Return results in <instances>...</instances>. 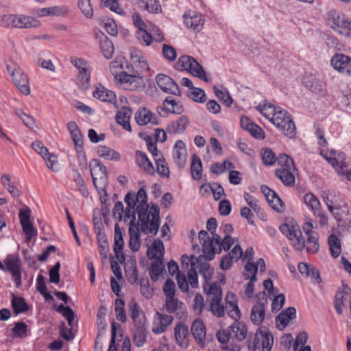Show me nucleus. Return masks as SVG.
Wrapping results in <instances>:
<instances>
[{
    "label": "nucleus",
    "instance_id": "obj_23",
    "mask_svg": "<svg viewBox=\"0 0 351 351\" xmlns=\"http://www.w3.org/2000/svg\"><path fill=\"white\" fill-rule=\"evenodd\" d=\"M189 329L183 323H178L174 328V336L178 345L181 348L189 346Z\"/></svg>",
    "mask_w": 351,
    "mask_h": 351
},
{
    "label": "nucleus",
    "instance_id": "obj_5",
    "mask_svg": "<svg viewBox=\"0 0 351 351\" xmlns=\"http://www.w3.org/2000/svg\"><path fill=\"white\" fill-rule=\"evenodd\" d=\"M273 341L270 332L258 330L254 339L247 341V347L250 351H271Z\"/></svg>",
    "mask_w": 351,
    "mask_h": 351
},
{
    "label": "nucleus",
    "instance_id": "obj_25",
    "mask_svg": "<svg viewBox=\"0 0 351 351\" xmlns=\"http://www.w3.org/2000/svg\"><path fill=\"white\" fill-rule=\"evenodd\" d=\"M296 317V310L294 307H289L282 311L276 318V325L279 330L284 329L289 322Z\"/></svg>",
    "mask_w": 351,
    "mask_h": 351
},
{
    "label": "nucleus",
    "instance_id": "obj_38",
    "mask_svg": "<svg viewBox=\"0 0 351 351\" xmlns=\"http://www.w3.org/2000/svg\"><path fill=\"white\" fill-rule=\"evenodd\" d=\"M323 200L327 205L328 209H332L334 207L339 206L341 204H346L344 199L339 193L328 192L323 196Z\"/></svg>",
    "mask_w": 351,
    "mask_h": 351
},
{
    "label": "nucleus",
    "instance_id": "obj_16",
    "mask_svg": "<svg viewBox=\"0 0 351 351\" xmlns=\"http://www.w3.org/2000/svg\"><path fill=\"white\" fill-rule=\"evenodd\" d=\"M183 18L186 27L195 32H199L204 24L203 15L195 11H189L187 14H184Z\"/></svg>",
    "mask_w": 351,
    "mask_h": 351
},
{
    "label": "nucleus",
    "instance_id": "obj_47",
    "mask_svg": "<svg viewBox=\"0 0 351 351\" xmlns=\"http://www.w3.org/2000/svg\"><path fill=\"white\" fill-rule=\"evenodd\" d=\"M328 243L331 256L337 258L341 252V241L335 234H331L328 239Z\"/></svg>",
    "mask_w": 351,
    "mask_h": 351
},
{
    "label": "nucleus",
    "instance_id": "obj_19",
    "mask_svg": "<svg viewBox=\"0 0 351 351\" xmlns=\"http://www.w3.org/2000/svg\"><path fill=\"white\" fill-rule=\"evenodd\" d=\"M187 152L184 143L178 140L176 142L173 149V160L180 169L185 167L186 161Z\"/></svg>",
    "mask_w": 351,
    "mask_h": 351
},
{
    "label": "nucleus",
    "instance_id": "obj_2",
    "mask_svg": "<svg viewBox=\"0 0 351 351\" xmlns=\"http://www.w3.org/2000/svg\"><path fill=\"white\" fill-rule=\"evenodd\" d=\"M269 121L285 136L293 138L296 134V128L288 112L281 107L274 108Z\"/></svg>",
    "mask_w": 351,
    "mask_h": 351
},
{
    "label": "nucleus",
    "instance_id": "obj_31",
    "mask_svg": "<svg viewBox=\"0 0 351 351\" xmlns=\"http://www.w3.org/2000/svg\"><path fill=\"white\" fill-rule=\"evenodd\" d=\"M296 171L295 169H276L275 170V175L278 178L280 181L287 186H293L295 183L294 172Z\"/></svg>",
    "mask_w": 351,
    "mask_h": 351
},
{
    "label": "nucleus",
    "instance_id": "obj_42",
    "mask_svg": "<svg viewBox=\"0 0 351 351\" xmlns=\"http://www.w3.org/2000/svg\"><path fill=\"white\" fill-rule=\"evenodd\" d=\"M197 267L199 268V273L203 276L205 282L213 278V270L208 263L204 262V257L199 256L197 259Z\"/></svg>",
    "mask_w": 351,
    "mask_h": 351
},
{
    "label": "nucleus",
    "instance_id": "obj_61",
    "mask_svg": "<svg viewBox=\"0 0 351 351\" xmlns=\"http://www.w3.org/2000/svg\"><path fill=\"white\" fill-rule=\"evenodd\" d=\"M136 37L141 44L145 46H149L153 42V36L151 33L147 32L146 28L137 30Z\"/></svg>",
    "mask_w": 351,
    "mask_h": 351
},
{
    "label": "nucleus",
    "instance_id": "obj_39",
    "mask_svg": "<svg viewBox=\"0 0 351 351\" xmlns=\"http://www.w3.org/2000/svg\"><path fill=\"white\" fill-rule=\"evenodd\" d=\"M40 25V22L35 18L30 16L17 14L16 28H32Z\"/></svg>",
    "mask_w": 351,
    "mask_h": 351
},
{
    "label": "nucleus",
    "instance_id": "obj_58",
    "mask_svg": "<svg viewBox=\"0 0 351 351\" xmlns=\"http://www.w3.org/2000/svg\"><path fill=\"white\" fill-rule=\"evenodd\" d=\"M305 204L314 213L321 208V204L317 197L313 193H308L303 197Z\"/></svg>",
    "mask_w": 351,
    "mask_h": 351
},
{
    "label": "nucleus",
    "instance_id": "obj_18",
    "mask_svg": "<svg viewBox=\"0 0 351 351\" xmlns=\"http://www.w3.org/2000/svg\"><path fill=\"white\" fill-rule=\"evenodd\" d=\"M135 119L139 125H145L149 123L153 125L160 124V118L147 108L139 109L135 114Z\"/></svg>",
    "mask_w": 351,
    "mask_h": 351
},
{
    "label": "nucleus",
    "instance_id": "obj_36",
    "mask_svg": "<svg viewBox=\"0 0 351 351\" xmlns=\"http://www.w3.org/2000/svg\"><path fill=\"white\" fill-rule=\"evenodd\" d=\"M129 313L133 324H138V322H146V318L143 311H141V307L134 301H131L129 304Z\"/></svg>",
    "mask_w": 351,
    "mask_h": 351
},
{
    "label": "nucleus",
    "instance_id": "obj_63",
    "mask_svg": "<svg viewBox=\"0 0 351 351\" xmlns=\"http://www.w3.org/2000/svg\"><path fill=\"white\" fill-rule=\"evenodd\" d=\"M15 115L19 117L23 123L30 129L34 128L35 126V120L32 117L25 114L21 109L16 108L14 111Z\"/></svg>",
    "mask_w": 351,
    "mask_h": 351
},
{
    "label": "nucleus",
    "instance_id": "obj_37",
    "mask_svg": "<svg viewBox=\"0 0 351 351\" xmlns=\"http://www.w3.org/2000/svg\"><path fill=\"white\" fill-rule=\"evenodd\" d=\"M189 124V119L185 116H182L177 121H172L169 124L167 130L170 133H182L186 130Z\"/></svg>",
    "mask_w": 351,
    "mask_h": 351
},
{
    "label": "nucleus",
    "instance_id": "obj_27",
    "mask_svg": "<svg viewBox=\"0 0 351 351\" xmlns=\"http://www.w3.org/2000/svg\"><path fill=\"white\" fill-rule=\"evenodd\" d=\"M67 129L73 141L76 150L81 152L83 149V137L81 131L75 121L67 123Z\"/></svg>",
    "mask_w": 351,
    "mask_h": 351
},
{
    "label": "nucleus",
    "instance_id": "obj_9",
    "mask_svg": "<svg viewBox=\"0 0 351 351\" xmlns=\"http://www.w3.org/2000/svg\"><path fill=\"white\" fill-rule=\"evenodd\" d=\"M279 228L280 232L292 241L296 250L302 251L304 249V239L302 238V232L299 228L289 226L287 223L281 225Z\"/></svg>",
    "mask_w": 351,
    "mask_h": 351
},
{
    "label": "nucleus",
    "instance_id": "obj_11",
    "mask_svg": "<svg viewBox=\"0 0 351 351\" xmlns=\"http://www.w3.org/2000/svg\"><path fill=\"white\" fill-rule=\"evenodd\" d=\"M335 70L343 75L351 76V58L343 53H337L330 60Z\"/></svg>",
    "mask_w": 351,
    "mask_h": 351
},
{
    "label": "nucleus",
    "instance_id": "obj_62",
    "mask_svg": "<svg viewBox=\"0 0 351 351\" xmlns=\"http://www.w3.org/2000/svg\"><path fill=\"white\" fill-rule=\"evenodd\" d=\"M276 162L280 167L279 169H295L293 159L286 154H280L277 158Z\"/></svg>",
    "mask_w": 351,
    "mask_h": 351
},
{
    "label": "nucleus",
    "instance_id": "obj_3",
    "mask_svg": "<svg viewBox=\"0 0 351 351\" xmlns=\"http://www.w3.org/2000/svg\"><path fill=\"white\" fill-rule=\"evenodd\" d=\"M176 69L179 71H186L195 77L205 82L208 81L203 67L192 56L187 55L180 56L176 63Z\"/></svg>",
    "mask_w": 351,
    "mask_h": 351
},
{
    "label": "nucleus",
    "instance_id": "obj_52",
    "mask_svg": "<svg viewBox=\"0 0 351 351\" xmlns=\"http://www.w3.org/2000/svg\"><path fill=\"white\" fill-rule=\"evenodd\" d=\"M114 311L116 313V319L125 323L127 321V315L125 310V302L122 299H117L114 302Z\"/></svg>",
    "mask_w": 351,
    "mask_h": 351
},
{
    "label": "nucleus",
    "instance_id": "obj_24",
    "mask_svg": "<svg viewBox=\"0 0 351 351\" xmlns=\"http://www.w3.org/2000/svg\"><path fill=\"white\" fill-rule=\"evenodd\" d=\"M226 309L228 315L234 320L241 317V312L238 307L237 296L232 293H228L226 297Z\"/></svg>",
    "mask_w": 351,
    "mask_h": 351
},
{
    "label": "nucleus",
    "instance_id": "obj_22",
    "mask_svg": "<svg viewBox=\"0 0 351 351\" xmlns=\"http://www.w3.org/2000/svg\"><path fill=\"white\" fill-rule=\"evenodd\" d=\"M164 254L163 242L159 239H155L152 243L147 247V258L150 260H163Z\"/></svg>",
    "mask_w": 351,
    "mask_h": 351
},
{
    "label": "nucleus",
    "instance_id": "obj_64",
    "mask_svg": "<svg viewBox=\"0 0 351 351\" xmlns=\"http://www.w3.org/2000/svg\"><path fill=\"white\" fill-rule=\"evenodd\" d=\"M189 97L193 101L198 103H204L206 101V94L204 91L196 87H193L189 93Z\"/></svg>",
    "mask_w": 351,
    "mask_h": 351
},
{
    "label": "nucleus",
    "instance_id": "obj_26",
    "mask_svg": "<svg viewBox=\"0 0 351 351\" xmlns=\"http://www.w3.org/2000/svg\"><path fill=\"white\" fill-rule=\"evenodd\" d=\"M114 252L115 253L116 258L119 262L122 263L125 260V257L122 252L124 241L120 227L118 224H116L114 226Z\"/></svg>",
    "mask_w": 351,
    "mask_h": 351
},
{
    "label": "nucleus",
    "instance_id": "obj_34",
    "mask_svg": "<svg viewBox=\"0 0 351 351\" xmlns=\"http://www.w3.org/2000/svg\"><path fill=\"white\" fill-rule=\"evenodd\" d=\"M232 338L237 341H243L245 339L247 334V328L246 325L240 322H235L229 326Z\"/></svg>",
    "mask_w": 351,
    "mask_h": 351
},
{
    "label": "nucleus",
    "instance_id": "obj_49",
    "mask_svg": "<svg viewBox=\"0 0 351 351\" xmlns=\"http://www.w3.org/2000/svg\"><path fill=\"white\" fill-rule=\"evenodd\" d=\"M11 304L12 307L16 315L24 313L27 311L29 308L28 305L25 302V299L21 297L13 295Z\"/></svg>",
    "mask_w": 351,
    "mask_h": 351
},
{
    "label": "nucleus",
    "instance_id": "obj_4",
    "mask_svg": "<svg viewBox=\"0 0 351 351\" xmlns=\"http://www.w3.org/2000/svg\"><path fill=\"white\" fill-rule=\"evenodd\" d=\"M6 69L19 90L23 95H28L30 93V86L27 75L14 62L8 64Z\"/></svg>",
    "mask_w": 351,
    "mask_h": 351
},
{
    "label": "nucleus",
    "instance_id": "obj_48",
    "mask_svg": "<svg viewBox=\"0 0 351 351\" xmlns=\"http://www.w3.org/2000/svg\"><path fill=\"white\" fill-rule=\"evenodd\" d=\"M337 221H343L349 215V208L347 204H341L339 206L328 210Z\"/></svg>",
    "mask_w": 351,
    "mask_h": 351
},
{
    "label": "nucleus",
    "instance_id": "obj_7",
    "mask_svg": "<svg viewBox=\"0 0 351 351\" xmlns=\"http://www.w3.org/2000/svg\"><path fill=\"white\" fill-rule=\"evenodd\" d=\"M6 270L12 274L16 287L21 285L22 262L17 254H8L4 260Z\"/></svg>",
    "mask_w": 351,
    "mask_h": 351
},
{
    "label": "nucleus",
    "instance_id": "obj_13",
    "mask_svg": "<svg viewBox=\"0 0 351 351\" xmlns=\"http://www.w3.org/2000/svg\"><path fill=\"white\" fill-rule=\"evenodd\" d=\"M302 83L309 90L321 96L326 95L325 82L313 74H306L303 77Z\"/></svg>",
    "mask_w": 351,
    "mask_h": 351
},
{
    "label": "nucleus",
    "instance_id": "obj_6",
    "mask_svg": "<svg viewBox=\"0 0 351 351\" xmlns=\"http://www.w3.org/2000/svg\"><path fill=\"white\" fill-rule=\"evenodd\" d=\"M71 62L78 70L77 77L79 86L87 89L90 86V71L88 63L82 58H71Z\"/></svg>",
    "mask_w": 351,
    "mask_h": 351
},
{
    "label": "nucleus",
    "instance_id": "obj_32",
    "mask_svg": "<svg viewBox=\"0 0 351 351\" xmlns=\"http://www.w3.org/2000/svg\"><path fill=\"white\" fill-rule=\"evenodd\" d=\"M136 161L139 167L150 175L155 173V169L145 153L142 151H136Z\"/></svg>",
    "mask_w": 351,
    "mask_h": 351
},
{
    "label": "nucleus",
    "instance_id": "obj_33",
    "mask_svg": "<svg viewBox=\"0 0 351 351\" xmlns=\"http://www.w3.org/2000/svg\"><path fill=\"white\" fill-rule=\"evenodd\" d=\"M97 37L99 38V46L103 56L106 59L111 58L114 52V46L112 41L101 32L97 34Z\"/></svg>",
    "mask_w": 351,
    "mask_h": 351
},
{
    "label": "nucleus",
    "instance_id": "obj_14",
    "mask_svg": "<svg viewBox=\"0 0 351 351\" xmlns=\"http://www.w3.org/2000/svg\"><path fill=\"white\" fill-rule=\"evenodd\" d=\"M156 81L159 88L165 93L180 96L181 91L178 85L169 76L158 74Z\"/></svg>",
    "mask_w": 351,
    "mask_h": 351
},
{
    "label": "nucleus",
    "instance_id": "obj_56",
    "mask_svg": "<svg viewBox=\"0 0 351 351\" xmlns=\"http://www.w3.org/2000/svg\"><path fill=\"white\" fill-rule=\"evenodd\" d=\"M221 302V300L219 299H211L210 302L208 310L217 317H223L225 314V308Z\"/></svg>",
    "mask_w": 351,
    "mask_h": 351
},
{
    "label": "nucleus",
    "instance_id": "obj_53",
    "mask_svg": "<svg viewBox=\"0 0 351 351\" xmlns=\"http://www.w3.org/2000/svg\"><path fill=\"white\" fill-rule=\"evenodd\" d=\"M97 243L101 258L106 259L109 252V245L106 236L104 233H99L98 234Z\"/></svg>",
    "mask_w": 351,
    "mask_h": 351
},
{
    "label": "nucleus",
    "instance_id": "obj_50",
    "mask_svg": "<svg viewBox=\"0 0 351 351\" xmlns=\"http://www.w3.org/2000/svg\"><path fill=\"white\" fill-rule=\"evenodd\" d=\"M318 234H313L308 237L306 240H304L305 247L306 252L311 254H315L318 252L319 245L318 243Z\"/></svg>",
    "mask_w": 351,
    "mask_h": 351
},
{
    "label": "nucleus",
    "instance_id": "obj_12",
    "mask_svg": "<svg viewBox=\"0 0 351 351\" xmlns=\"http://www.w3.org/2000/svg\"><path fill=\"white\" fill-rule=\"evenodd\" d=\"M31 210L29 208L21 209L19 211V219L23 231L26 236L27 242H29L34 237L37 235V230L30 221Z\"/></svg>",
    "mask_w": 351,
    "mask_h": 351
},
{
    "label": "nucleus",
    "instance_id": "obj_59",
    "mask_svg": "<svg viewBox=\"0 0 351 351\" xmlns=\"http://www.w3.org/2000/svg\"><path fill=\"white\" fill-rule=\"evenodd\" d=\"M149 12L158 13L162 10L160 2L158 0H137Z\"/></svg>",
    "mask_w": 351,
    "mask_h": 351
},
{
    "label": "nucleus",
    "instance_id": "obj_29",
    "mask_svg": "<svg viewBox=\"0 0 351 351\" xmlns=\"http://www.w3.org/2000/svg\"><path fill=\"white\" fill-rule=\"evenodd\" d=\"M93 96L101 101L115 104L117 101L116 95L112 90L106 89L102 86L95 87L93 92Z\"/></svg>",
    "mask_w": 351,
    "mask_h": 351
},
{
    "label": "nucleus",
    "instance_id": "obj_44",
    "mask_svg": "<svg viewBox=\"0 0 351 351\" xmlns=\"http://www.w3.org/2000/svg\"><path fill=\"white\" fill-rule=\"evenodd\" d=\"M204 290L211 299L222 298V291L220 286L217 282L209 283L206 282L204 285Z\"/></svg>",
    "mask_w": 351,
    "mask_h": 351
},
{
    "label": "nucleus",
    "instance_id": "obj_1",
    "mask_svg": "<svg viewBox=\"0 0 351 351\" xmlns=\"http://www.w3.org/2000/svg\"><path fill=\"white\" fill-rule=\"evenodd\" d=\"M138 217V223L143 234L156 235L160 224V209L157 204H152L147 211L136 212Z\"/></svg>",
    "mask_w": 351,
    "mask_h": 351
},
{
    "label": "nucleus",
    "instance_id": "obj_45",
    "mask_svg": "<svg viewBox=\"0 0 351 351\" xmlns=\"http://www.w3.org/2000/svg\"><path fill=\"white\" fill-rule=\"evenodd\" d=\"M135 201L137 202V206L136 208V212L147 211L149 209V205L147 204V195L146 191L143 188L139 189L137 193L135 194Z\"/></svg>",
    "mask_w": 351,
    "mask_h": 351
},
{
    "label": "nucleus",
    "instance_id": "obj_54",
    "mask_svg": "<svg viewBox=\"0 0 351 351\" xmlns=\"http://www.w3.org/2000/svg\"><path fill=\"white\" fill-rule=\"evenodd\" d=\"M97 154L100 157L108 160H117L120 159V154L118 152L106 146H99L97 149Z\"/></svg>",
    "mask_w": 351,
    "mask_h": 351
},
{
    "label": "nucleus",
    "instance_id": "obj_60",
    "mask_svg": "<svg viewBox=\"0 0 351 351\" xmlns=\"http://www.w3.org/2000/svg\"><path fill=\"white\" fill-rule=\"evenodd\" d=\"M17 14H4L0 20V26L4 28H16Z\"/></svg>",
    "mask_w": 351,
    "mask_h": 351
},
{
    "label": "nucleus",
    "instance_id": "obj_21",
    "mask_svg": "<svg viewBox=\"0 0 351 351\" xmlns=\"http://www.w3.org/2000/svg\"><path fill=\"white\" fill-rule=\"evenodd\" d=\"M267 299L257 302L252 308L250 319L253 324L259 326L265 319V305Z\"/></svg>",
    "mask_w": 351,
    "mask_h": 351
},
{
    "label": "nucleus",
    "instance_id": "obj_28",
    "mask_svg": "<svg viewBox=\"0 0 351 351\" xmlns=\"http://www.w3.org/2000/svg\"><path fill=\"white\" fill-rule=\"evenodd\" d=\"M147 338L146 322H138L134 324L133 340L137 347H141Z\"/></svg>",
    "mask_w": 351,
    "mask_h": 351
},
{
    "label": "nucleus",
    "instance_id": "obj_43",
    "mask_svg": "<svg viewBox=\"0 0 351 351\" xmlns=\"http://www.w3.org/2000/svg\"><path fill=\"white\" fill-rule=\"evenodd\" d=\"M164 270L165 265L163 264V260H154L149 269L152 280L156 282Z\"/></svg>",
    "mask_w": 351,
    "mask_h": 351
},
{
    "label": "nucleus",
    "instance_id": "obj_40",
    "mask_svg": "<svg viewBox=\"0 0 351 351\" xmlns=\"http://www.w3.org/2000/svg\"><path fill=\"white\" fill-rule=\"evenodd\" d=\"M130 57L132 62L139 66L141 71H147L149 65L146 58L143 55L142 52L137 49H132L130 51Z\"/></svg>",
    "mask_w": 351,
    "mask_h": 351
},
{
    "label": "nucleus",
    "instance_id": "obj_8",
    "mask_svg": "<svg viewBox=\"0 0 351 351\" xmlns=\"http://www.w3.org/2000/svg\"><path fill=\"white\" fill-rule=\"evenodd\" d=\"M118 80L123 85V88L129 90H141L145 87L143 78L140 76L139 73L129 75L125 72H121L118 75Z\"/></svg>",
    "mask_w": 351,
    "mask_h": 351
},
{
    "label": "nucleus",
    "instance_id": "obj_51",
    "mask_svg": "<svg viewBox=\"0 0 351 351\" xmlns=\"http://www.w3.org/2000/svg\"><path fill=\"white\" fill-rule=\"evenodd\" d=\"M202 251L204 255V260L211 261L215 258V255L217 253L218 247L215 245L212 241L206 242L202 243Z\"/></svg>",
    "mask_w": 351,
    "mask_h": 351
},
{
    "label": "nucleus",
    "instance_id": "obj_30",
    "mask_svg": "<svg viewBox=\"0 0 351 351\" xmlns=\"http://www.w3.org/2000/svg\"><path fill=\"white\" fill-rule=\"evenodd\" d=\"M332 28L339 34L343 35L347 28V23L350 20L344 14L335 12L332 16Z\"/></svg>",
    "mask_w": 351,
    "mask_h": 351
},
{
    "label": "nucleus",
    "instance_id": "obj_10",
    "mask_svg": "<svg viewBox=\"0 0 351 351\" xmlns=\"http://www.w3.org/2000/svg\"><path fill=\"white\" fill-rule=\"evenodd\" d=\"M326 158L339 175L344 176L347 180H351V170L348 168V161L343 153L339 154L337 158L334 152L333 156H326Z\"/></svg>",
    "mask_w": 351,
    "mask_h": 351
},
{
    "label": "nucleus",
    "instance_id": "obj_17",
    "mask_svg": "<svg viewBox=\"0 0 351 351\" xmlns=\"http://www.w3.org/2000/svg\"><path fill=\"white\" fill-rule=\"evenodd\" d=\"M90 173L93 178L94 186L96 188L98 193L99 194L101 202L104 203L106 202L108 197V176H106L105 174L100 176H95L93 169H90Z\"/></svg>",
    "mask_w": 351,
    "mask_h": 351
},
{
    "label": "nucleus",
    "instance_id": "obj_46",
    "mask_svg": "<svg viewBox=\"0 0 351 351\" xmlns=\"http://www.w3.org/2000/svg\"><path fill=\"white\" fill-rule=\"evenodd\" d=\"M163 106L168 112L177 114H180L184 111L183 106L171 96L167 97L164 100Z\"/></svg>",
    "mask_w": 351,
    "mask_h": 351
},
{
    "label": "nucleus",
    "instance_id": "obj_35",
    "mask_svg": "<svg viewBox=\"0 0 351 351\" xmlns=\"http://www.w3.org/2000/svg\"><path fill=\"white\" fill-rule=\"evenodd\" d=\"M132 114V110L128 107L121 108L117 113L116 120L117 123L121 125L123 128L127 131L132 130L130 119Z\"/></svg>",
    "mask_w": 351,
    "mask_h": 351
},
{
    "label": "nucleus",
    "instance_id": "obj_41",
    "mask_svg": "<svg viewBox=\"0 0 351 351\" xmlns=\"http://www.w3.org/2000/svg\"><path fill=\"white\" fill-rule=\"evenodd\" d=\"M191 172L193 178L199 180L202 176V163L200 158L195 154H193L191 163Z\"/></svg>",
    "mask_w": 351,
    "mask_h": 351
},
{
    "label": "nucleus",
    "instance_id": "obj_55",
    "mask_svg": "<svg viewBox=\"0 0 351 351\" xmlns=\"http://www.w3.org/2000/svg\"><path fill=\"white\" fill-rule=\"evenodd\" d=\"M183 303L180 302L178 298L174 297L165 298V304L164 308L169 313H173L179 308H181Z\"/></svg>",
    "mask_w": 351,
    "mask_h": 351
},
{
    "label": "nucleus",
    "instance_id": "obj_15",
    "mask_svg": "<svg viewBox=\"0 0 351 351\" xmlns=\"http://www.w3.org/2000/svg\"><path fill=\"white\" fill-rule=\"evenodd\" d=\"M173 320V316L156 312L153 319L152 332L156 335L165 332Z\"/></svg>",
    "mask_w": 351,
    "mask_h": 351
},
{
    "label": "nucleus",
    "instance_id": "obj_57",
    "mask_svg": "<svg viewBox=\"0 0 351 351\" xmlns=\"http://www.w3.org/2000/svg\"><path fill=\"white\" fill-rule=\"evenodd\" d=\"M263 163L266 166H271L275 164L277 157L275 153L269 148H263L261 152Z\"/></svg>",
    "mask_w": 351,
    "mask_h": 351
},
{
    "label": "nucleus",
    "instance_id": "obj_20",
    "mask_svg": "<svg viewBox=\"0 0 351 351\" xmlns=\"http://www.w3.org/2000/svg\"><path fill=\"white\" fill-rule=\"evenodd\" d=\"M191 333L197 343L201 347H205L206 327L200 319H196L191 325Z\"/></svg>",
    "mask_w": 351,
    "mask_h": 351
}]
</instances>
